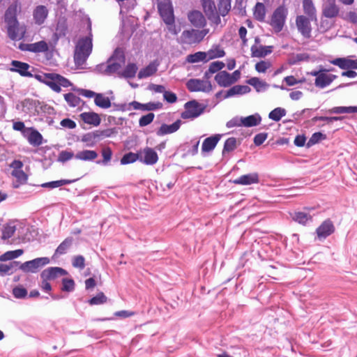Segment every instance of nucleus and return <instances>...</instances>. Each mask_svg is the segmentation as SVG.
Wrapping results in <instances>:
<instances>
[{
  "label": "nucleus",
  "instance_id": "25",
  "mask_svg": "<svg viewBox=\"0 0 357 357\" xmlns=\"http://www.w3.org/2000/svg\"><path fill=\"white\" fill-rule=\"evenodd\" d=\"M188 17L190 23L195 27L201 28L206 24L205 17L200 11H191L189 13Z\"/></svg>",
  "mask_w": 357,
  "mask_h": 357
},
{
  "label": "nucleus",
  "instance_id": "5",
  "mask_svg": "<svg viewBox=\"0 0 357 357\" xmlns=\"http://www.w3.org/2000/svg\"><path fill=\"white\" fill-rule=\"evenodd\" d=\"M287 15L288 10L283 6H278L273 13L269 24L275 33H279L282 30Z\"/></svg>",
  "mask_w": 357,
  "mask_h": 357
},
{
  "label": "nucleus",
  "instance_id": "62",
  "mask_svg": "<svg viewBox=\"0 0 357 357\" xmlns=\"http://www.w3.org/2000/svg\"><path fill=\"white\" fill-rule=\"evenodd\" d=\"M155 114L153 113H149L142 116L139 120V126L140 127H145L149 125L153 121Z\"/></svg>",
  "mask_w": 357,
  "mask_h": 357
},
{
  "label": "nucleus",
  "instance_id": "51",
  "mask_svg": "<svg viewBox=\"0 0 357 357\" xmlns=\"http://www.w3.org/2000/svg\"><path fill=\"white\" fill-rule=\"evenodd\" d=\"M137 160L139 161V151L137 153L129 152L123 155V156L121 158L120 162L121 165H128L131 164Z\"/></svg>",
  "mask_w": 357,
  "mask_h": 357
},
{
  "label": "nucleus",
  "instance_id": "31",
  "mask_svg": "<svg viewBox=\"0 0 357 357\" xmlns=\"http://www.w3.org/2000/svg\"><path fill=\"white\" fill-rule=\"evenodd\" d=\"M303 8L304 13L312 21H317V10L312 0H303Z\"/></svg>",
  "mask_w": 357,
  "mask_h": 357
},
{
  "label": "nucleus",
  "instance_id": "1",
  "mask_svg": "<svg viewBox=\"0 0 357 357\" xmlns=\"http://www.w3.org/2000/svg\"><path fill=\"white\" fill-rule=\"evenodd\" d=\"M12 68L10 70L18 73L23 77H33L36 79L41 83L48 86L52 91L59 93L61 91V87H68L72 83L66 77L57 73H38L33 75L29 71L30 66L20 61L13 60L11 61Z\"/></svg>",
  "mask_w": 357,
  "mask_h": 357
},
{
  "label": "nucleus",
  "instance_id": "6",
  "mask_svg": "<svg viewBox=\"0 0 357 357\" xmlns=\"http://www.w3.org/2000/svg\"><path fill=\"white\" fill-rule=\"evenodd\" d=\"M50 263L48 257H38L19 265V269L24 273H37L38 269Z\"/></svg>",
  "mask_w": 357,
  "mask_h": 357
},
{
  "label": "nucleus",
  "instance_id": "10",
  "mask_svg": "<svg viewBox=\"0 0 357 357\" xmlns=\"http://www.w3.org/2000/svg\"><path fill=\"white\" fill-rule=\"evenodd\" d=\"M310 21L312 20L310 18L304 15H298L296 19V24L298 31L305 38H310L311 37L312 27Z\"/></svg>",
  "mask_w": 357,
  "mask_h": 357
},
{
  "label": "nucleus",
  "instance_id": "27",
  "mask_svg": "<svg viewBox=\"0 0 357 357\" xmlns=\"http://www.w3.org/2000/svg\"><path fill=\"white\" fill-rule=\"evenodd\" d=\"M250 50L252 57L262 58L272 52L273 46H257V45H254L251 47Z\"/></svg>",
  "mask_w": 357,
  "mask_h": 357
},
{
  "label": "nucleus",
  "instance_id": "52",
  "mask_svg": "<svg viewBox=\"0 0 357 357\" xmlns=\"http://www.w3.org/2000/svg\"><path fill=\"white\" fill-rule=\"evenodd\" d=\"M73 238L68 237L66 238L56 248L54 255H61L66 253L67 250L71 246L73 243Z\"/></svg>",
  "mask_w": 357,
  "mask_h": 357
},
{
  "label": "nucleus",
  "instance_id": "18",
  "mask_svg": "<svg viewBox=\"0 0 357 357\" xmlns=\"http://www.w3.org/2000/svg\"><path fill=\"white\" fill-rule=\"evenodd\" d=\"M199 35L200 33L197 29L185 30L181 34V40L185 44L198 43L202 41Z\"/></svg>",
  "mask_w": 357,
  "mask_h": 357
},
{
  "label": "nucleus",
  "instance_id": "9",
  "mask_svg": "<svg viewBox=\"0 0 357 357\" xmlns=\"http://www.w3.org/2000/svg\"><path fill=\"white\" fill-rule=\"evenodd\" d=\"M204 11L208 19L213 24L218 25L221 22L215 2L212 0H202Z\"/></svg>",
  "mask_w": 357,
  "mask_h": 357
},
{
  "label": "nucleus",
  "instance_id": "8",
  "mask_svg": "<svg viewBox=\"0 0 357 357\" xmlns=\"http://www.w3.org/2000/svg\"><path fill=\"white\" fill-rule=\"evenodd\" d=\"M158 8L165 24L174 22L173 9L169 0H158Z\"/></svg>",
  "mask_w": 357,
  "mask_h": 357
},
{
  "label": "nucleus",
  "instance_id": "15",
  "mask_svg": "<svg viewBox=\"0 0 357 357\" xmlns=\"http://www.w3.org/2000/svg\"><path fill=\"white\" fill-rule=\"evenodd\" d=\"M68 274V272L60 267H49L42 271L40 277L42 279L54 280L63 277Z\"/></svg>",
  "mask_w": 357,
  "mask_h": 357
},
{
  "label": "nucleus",
  "instance_id": "41",
  "mask_svg": "<svg viewBox=\"0 0 357 357\" xmlns=\"http://www.w3.org/2000/svg\"><path fill=\"white\" fill-rule=\"evenodd\" d=\"M231 0H218V13L219 16H226L231 10Z\"/></svg>",
  "mask_w": 357,
  "mask_h": 357
},
{
  "label": "nucleus",
  "instance_id": "50",
  "mask_svg": "<svg viewBox=\"0 0 357 357\" xmlns=\"http://www.w3.org/2000/svg\"><path fill=\"white\" fill-rule=\"evenodd\" d=\"M16 231V226L13 222H9L3 226L1 238L3 240L12 237Z\"/></svg>",
  "mask_w": 357,
  "mask_h": 357
},
{
  "label": "nucleus",
  "instance_id": "28",
  "mask_svg": "<svg viewBox=\"0 0 357 357\" xmlns=\"http://www.w3.org/2000/svg\"><path fill=\"white\" fill-rule=\"evenodd\" d=\"M339 12L340 8L335 4L334 1L329 2L323 6L322 14L327 18L336 17L338 15Z\"/></svg>",
  "mask_w": 357,
  "mask_h": 357
},
{
  "label": "nucleus",
  "instance_id": "57",
  "mask_svg": "<svg viewBox=\"0 0 357 357\" xmlns=\"http://www.w3.org/2000/svg\"><path fill=\"white\" fill-rule=\"evenodd\" d=\"M310 56L306 53H300L291 56L289 59V63L290 65H296L299 62L308 61Z\"/></svg>",
  "mask_w": 357,
  "mask_h": 357
},
{
  "label": "nucleus",
  "instance_id": "19",
  "mask_svg": "<svg viewBox=\"0 0 357 357\" xmlns=\"http://www.w3.org/2000/svg\"><path fill=\"white\" fill-rule=\"evenodd\" d=\"M39 101L31 98H25L17 105V109L25 113H34L37 111Z\"/></svg>",
  "mask_w": 357,
  "mask_h": 357
},
{
  "label": "nucleus",
  "instance_id": "56",
  "mask_svg": "<svg viewBox=\"0 0 357 357\" xmlns=\"http://www.w3.org/2000/svg\"><path fill=\"white\" fill-rule=\"evenodd\" d=\"M236 138L229 137L225 142L222 149V155H224L226 153L233 151L236 148Z\"/></svg>",
  "mask_w": 357,
  "mask_h": 357
},
{
  "label": "nucleus",
  "instance_id": "34",
  "mask_svg": "<svg viewBox=\"0 0 357 357\" xmlns=\"http://www.w3.org/2000/svg\"><path fill=\"white\" fill-rule=\"evenodd\" d=\"M20 261H13L8 264H0V275H11L19 268Z\"/></svg>",
  "mask_w": 357,
  "mask_h": 357
},
{
  "label": "nucleus",
  "instance_id": "17",
  "mask_svg": "<svg viewBox=\"0 0 357 357\" xmlns=\"http://www.w3.org/2000/svg\"><path fill=\"white\" fill-rule=\"evenodd\" d=\"M20 48L22 50L34 53L45 52L49 50L47 43L44 40H40L34 43L20 44Z\"/></svg>",
  "mask_w": 357,
  "mask_h": 357
},
{
  "label": "nucleus",
  "instance_id": "3",
  "mask_svg": "<svg viewBox=\"0 0 357 357\" xmlns=\"http://www.w3.org/2000/svg\"><path fill=\"white\" fill-rule=\"evenodd\" d=\"M113 105L114 107H115L116 110L119 111L130 110L131 107H132L134 109H139L142 111H154L161 109L162 107V104L160 102H150L145 104H142L137 101H132L129 104L123 103L117 105L114 103Z\"/></svg>",
  "mask_w": 357,
  "mask_h": 357
},
{
  "label": "nucleus",
  "instance_id": "24",
  "mask_svg": "<svg viewBox=\"0 0 357 357\" xmlns=\"http://www.w3.org/2000/svg\"><path fill=\"white\" fill-rule=\"evenodd\" d=\"M48 15V10L45 6H38L33 12L34 22L38 25L43 24Z\"/></svg>",
  "mask_w": 357,
  "mask_h": 357
},
{
  "label": "nucleus",
  "instance_id": "47",
  "mask_svg": "<svg viewBox=\"0 0 357 357\" xmlns=\"http://www.w3.org/2000/svg\"><path fill=\"white\" fill-rule=\"evenodd\" d=\"M76 181H77V179H73V180L61 179V180L44 183L41 185V187L53 189V188L61 187L64 185L70 184Z\"/></svg>",
  "mask_w": 357,
  "mask_h": 357
},
{
  "label": "nucleus",
  "instance_id": "29",
  "mask_svg": "<svg viewBox=\"0 0 357 357\" xmlns=\"http://www.w3.org/2000/svg\"><path fill=\"white\" fill-rule=\"evenodd\" d=\"M17 7L18 3L17 1L15 2L14 3L11 4L6 10L5 13V22L7 24H11V23H16L18 22L17 19Z\"/></svg>",
  "mask_w": 357,
  "mask_h": 357
},
{
  "label": "nucleus",
  "instance_id": "40",
  "mask_svg": "<svg viewBox=\"0 0 357 357\" xmlns=\"http://www.w3.org/2000/svg\"><path fill=\"white\" fill-rule=\"evenodd\" d=\"M157 70H158L157 66L153 63H151L147 66L142 68L139 70L137 77L139 79H144V78L149 77L153 75L154 73H155Z\"/></svg>",
  "mask_w": 357,
  "mask_h": 357
},
{
  "label": "nucleus",
  "instance_id": "64",
  "mask_svg": "<svg viewBox=\"0 0 357 357\" xmlns=\"http://www.w3.org/2000/svg\"><path fill=\"white\" fill-rule=\"evenodd\" d=\"M325 135L322 134L320 132H314V134H312V135L308 140L307 143V146L310 147L311 146L318 143L321 139H325Z\"/></svg>",
  "mask_w": 357,
  "mask_h": 357
},
{
  "label": "nucleus",
  "instance_id": "20",
  "mask_svg": "<svg viewBox=\"0 0 357 357\" xmlns=\"http://www.w3.org/2000/svg\"><path fill=\"white\" fill-rule=\"evenodd\" d=\"M259 182V174L257 172L242 175L234 181L235 184L243 185L256 184Z\"/></svg>",
  "mask_w": 357,
  "mask_h": 357
},
{
  "label": "nucleus",
  "instance_id": "39",
  "mask_svg": "<svg viewBox=\"0 0 357 357\" xmlns=\"http://www.w3.org/2000/svg\"><path fill=\"white\" fill-rule=\"evenodd\" d=\"M243 126L253 127L261 123V117L259 114H255L246 117H242Z\"/></svg>",
  "mask_w": 357,
  "mask_h": 357
},
{
  "label": "nucleus",
  "instance_id": "60",
  "mask_svg": "<svg viewBox=\"0 0 357 357\" xmlns=\"http://www.w3.org/2000/svg\"><path fill=\"white\" fill-rule=\"evenodd\" d=\"M82 142L86 144L88 147H93L97 144L95 137L92 132H87L82 137Z\"/></svg>",
  "mask_w": 357,
  "mask_h": 357
},
{
  "label": "nucleus",
  "instance_id": "42",
  "mask_svg": "<svg viewBox=\"0 0 357 357\" xmlns=\"http://www.w3.org/2000/svg\"><path fill=\"white\" fill-rule=\"evenodd\" d=\"M94 102L96 106L102 109H107L112 106L109 98L105 96L102 93H98L96 96Z\"/></svg>",
  "mask_w": 357,
  "mask_h": 357
},
{
  "label": "nucleus",
  "instance_id": "58",
  "mask_svg": "<svg viewBox=\"0 0 357 357\" xmlns=\"http://www.w3.org/2000/svg\"><path fill=\"white\" fill-rule=\"evenodd\" d=\"M12 175L15 176L19 184L15 185V188H18L20 184H24L26 182L28 179L27 175L21 169H14L12 172Z\"/></svg>",
  "mask_w": 357,
  "mask_h": 357
},
{
  "label": "nucleus",
  "instance_id": "35",
  "mask_svg": "<svg viewBox=\"0 0 357 357\" xmlns=\"http://www.w3.org/2000/svg\"><path fill=\"white\" fill-rule=\"evenodd\" d=\"M266 14V8L263 3L257 2L253 8V15L256 20L264 22Z\"/></svg>",
  "mask_w": 357,
  "mask_h": 357
},
{
  "label": "nucleus",
  "instance_id": "22",
  "mask_svg": "<svg viewBox=\"0 0 357 357\" xmlns=\"http://www.w3.org/2000/svg\"><path fill=\"white\" fill-rule=\"evenodd\" d=\"M331 63L344 70L357 69V59L352 60L348 58H337L332 60Z\"/></svg>",
  "mask_w": 357,
  "mask_h": 357
},
{
  "label": "nucleus",
  "instance_id": "12",
  "mask_svg": "<svg viewBox=\"0 0 357 357\" xmlns=\"http://www.w3.org/2000/svg\"><path fill=\"white\" fill-rule=\"evenodd\" d=\"M335 231V226L330 219L324 220L316 229L317 238L320 241L326 239Z\"/></svg>",
  "mask_w": 357,
  "mask_h": 357
},
{
  "label": "nucleus",
  "instance_id": "49",
  "mask_svg": "<svg viewBox=\"0 0 357 357\" xmlns=\"http://www.w3.org/2000/svg\"><path fill=\"white\" fill-rule=\"evenodd\" d=\"M23 252V250L21 249L6 252L3 255H0V261L13 260L21 256Z\"/></svg>",
  "mask_w": 357,
  "mask_h": 357
},
{
  "label": "nucleus",
  "instance_id": "11",
  "mask_svg": "<svg viewBox=\"0 0 357 357\" xmlns=\"http://www.w3.org/2000/svg\"><path fill=\"white\" fill-rule=\"evenodd\" d=\"M139 162L146 165H153L158 160L157 153L150 147H146L139 151Z\"/></svg>",
  "mask_w": 357,
  "mask_h": 357
},
{
  "label": "nucleus",
  "instance_id": "38",
  "mask_svg": "<svg viewBox=\"0 0 357 357\" xmlns=\"http://www.w3.org/2000/svg\"><path fill=\"white\" fill-rule=\"evenodd\" d=\"M291 217L294 221L303 225L312 220V215L304 211L295 212L291 215Z\"/></svg>",
  "mask_w": 357,
  "mask_h": 357
},
{
  "label": "nucleus",
  "instance_id": "2",
  "mask_svg": "<svg viewBox=\"0 0 357 357\" xmlns=\"http://www.w3.org/2000/svg\"><path fill=\"white\" fill-rule=\"evenodd\" d=\"M87 29L89 33L86 36L80 38L75 46L74 60L75 64L78 66L83 65L92 52L93 48V34L91 31V23L89 20Z\"/></svg>",
  "mask_w": 357,
  "mask_h": 357
},
{
  "label": "nucleus",
  "instance_id": "54",
  "mask_svg": "<svg viewBox=\"0 0 357 357\" xmlns=\"http://www.w3.org/2000/svg\"><path fill=\"white\" fill-rule=\"evenodd\" d=\"M63 96L69 107H78L81 102L80 98L73 93H66Z\"/></svg>",
  "mask_w": 357,
  "mask_h": 357
},
{
  "label": "nucleus",
  "instance_id": "46",
  "mask_svg": "<svg viewBox=\"0 0 357 357\" xmlns=\"http://www.w3.org/2000/svg\"><path fill=\"white\" fill-rule=\"evenodd\" d=\"M108 60L113 63H119V65L123 66L126 63V57L123 50L121 48H116L112 56Z\"/></svg>",
  "mask_w": 357,
  "mask_h": 357
},
{
  "label": "nucleus",
  "instance_id": "44",
  "mask_svg": "<svg viewBox=\"0 0 357 357\" xmlns=\"http://www.w3.org/2000/svg\"><path fill=\"white\" fill-rule=\"evenodd\" d=\"M328 112L329 114H351L357 113V106H349V107H334L330 109Z\"/></svg>",
  "mask_w": 357,
  "mask_h": 357
},
{
  "label": "nucleus",
  "instance_id": "61",
  "mask_svg": "<svg viewBox=\"0 0 357 357\" xmlns=\"http://www.w3.org/2000/svg\"><path fill=\"white\" fill-rule=\"evenodd\" d=\"M107 298L102 292L98 293L96 296L91 298L89 303L90 305H100L106 303Z\"/></svg>",
  "mask_w": 357,
  "mask_h": 357
},
{
  "label": "nucleus",
  "instance_id": "53",
  "mask_svg": "<svg viewBox=\"0 0 357 357\" xmlns=\"http://www.w3.org/2000/svg\"><path fill=\"white\" fill-rule=\"evenodd\" d=\"M287 114L285 109L276 107L268 114V118L274 121H279Z\"/></svg>",
  "mask_w": 357,
  "mask_h": 357
},
{
  "label": "nucleus",
  "instance_id": "14",
  "mask_svg": "<svg viewBox=\"0 0 357 357\" xmlns=\"http://www.w3.org/2000/svg\"><path fill=\"white\" fill-rule=\"evenodd\" d=\"M122 67L123 66L119 65V63H113L112 61L108 60L106 63H100L98 65L96 66V70L99 73L106 75H111L114 73H117L119 76Z\"/></svg>",
  "mask_w": 357,
  "mask_h": 357
},
{
  "label": "nucleus",
  "instance_id": "45",
  "mask_svg": "<svg viewBox=\"0 0 357 357\" xmlns=\"http://www.w3.org/2000/svg\"><path fill=\"white\" fill-rule=\"evenodd\" d=\"M137 66L135 63H128L125 69L121 72L120 77L132 78L135 76L137 71Z\"/></svg>",
  "mask_w": 357,
  "mask_h": 357
},
{
  "label": "nucleus",
  "instance_id": "4",
  "mask_svg": "<svg viewBox=\"0 0 357 357\" xmlns=\"http://www.w3.org/2000/svg\"><path fill=\"white\" fill-rule=\"evenodd\" d=\"M185 110L181 116L183 119H194L204 113L206 105L199 103L197 100H190L185 103Z\"/></svg>",
  "mask_w": 357,
  "mask_h": 357
},
{
  "label": "nucleus",
  "instance_id": "21",
  "mask_svg": "<svg viewBox=\"0 0 357 357\" xmlns=\"http://www.w3.org/2000/svg\"><path fill=\"white\" fill-rule=\"evenodd\" d=\"M222 136L220 134H215L206 138L202 145V151L204 153L212 151L215 148Z\"/></svg>",
  "mask_w": 357,
  "mask_h": 357
},
{
  "label": "nucleus",
  "instance_id": "43",
  "mask_svg": "<svg viewBox=\"0 0 357 357\" xmlns=\"http://www.w3.org/2000/svg\"><path fill=\"white\" fill-rule=\"evenodd\" d=\"M208 61L216 58H221L225 55V52L220 46L215 45L206 52Z\"/></svg>",
  "mask_w": 357,
  "mask_h": 357
},
{
  "label": "nucleus",
  "instance_id": "30",
  "mask_svg": "<svg viewBox=\"0 0 357 357\" xmlns=\"http://www.w3.org/2000/svg\"><path fill=\"white\" fill-rule=\"evenodd\" d=\"M215 80L217 84L222 87H228L233 84L230 73L225 70L220 71L215 76Z\"/></svg>",
  "mask_w": 357,
  "mask_h": 357
},
{
  "label": "nucleus",
  "instance_id": "59",
  "mask_svg": "<svg viewBox=\"0 0 357 357\" xmlns=\"http://www.w3.org/2000/svg\"><path fill=\"white\" fill-rule=\"evenodd\" d=\"M61 290L63 291L71 292L75 289V282L71 278H62Z\"/></svg>",
  "mask_w": 357,
  "mask_h": 357
},
{
  "label": "nucleus",
  "instance_id": "7",
  "mask_svg": "<svg viewBox=\"0 0 357 357\" xmlns=\"http://www.w3.org/2000/svg\"><path fill=\"white\" fill-rule=\"evenodd\" d=\"M186 87L191 92L202 91L208 93L212 90V85L208 80L190 79L186 83Z\"/></svg>",
  "mask_w": 357,
  "mask_h": 357
},
{
  "label": "nucleus",
  "instance_id": "37",
  "mask_svg": "<svg viewBox=\"0 0 357 357\" xmlns=\"http://www.w3.org/2000/svg\"><path fill=\"white\" fill-rule=\"evenodd\" d=\"M247 83L253 86L257 92H264L267 90L269 85L258 77H251L247 80Z\"/></svg>",
  "mask_w": 357,
  "mask_h": 357
},
{
  "label": "nucleus",
  "instance_id": "23",
  "mask_svg": "<svg viewBox=\"0 0 357 357\" xmlns=\"http://www.w3.org/2000/svg\"><path fill=\"white\" fill-rule=\"evenodd\" d=\"M181 125V121L178 119L171 125L162 123L159 129L156 131L158 136H163L168 134H172L176 132Z\"/></svg>",
  "mask_w": 357,
  "mask_h": 357
},
{
  "label": "nucleus",
  "instance_id": "33",
  "mask_svg": "<svg viewBox=\"0 0 357 357\" xmlns=\"http://www.w3.org/2000/svg\"><path fill=\"white\" fill-rule=\"evenodd\" d=\"M81 119L86 123L98 126L100 123L99 115L95 112H83L80 114Z\"/></svg>",
  "mask_w": 357,
  "mask_h": 357
},
{
  "label": "nucleus",
  "instance_id": "32",
  "mask_svg": "<svg viewBox=\"0 0 357 357\" xmlns=\"http://www.w3.org/2000/svg\"><path fill=\"white\" fill-rule=\"evenodd\" d=\"M98 156V153L93 150H83L75 155V158L82 161H93Z\"/></svg>",
  "mask_w": 357,
  "mask_h": 357
},
{
  "label": "nucleus",
  "instance_id": "48",
  "mask_svg": "<svg viewBox=\"0 0 357 357\" xmlns=\"http://www.w3.org/2000/svg\"><path fill=\"white\" fill-rule=\"evenodd\" d=\"M188 63H194L199 61L207 62V56L205 52H197L195 54H189L186 59Z\"/></svg>",
  "mask_w": 357,
  "mask_h": 357
},
{
  "label": "nucleus",
  "instance_id": "16",
  "mask_svg": "<svg viewBox=\"0 0 357 357\" xmlns=\"http://www.w3.org/2000/svg\"><path fill=\"white\" fill-rule=\"evenodd\" d=\"M333 68L326 69L325 68V71L323 72L319 77L316 78L314 80V84L317 87L320 89H324L328 86H329L334 79H335L337 77L335 75L328 74V72L333 71Z\"/></svg>",
  "mask_w": 357,
  "mask_h": 357
},
{
  "label": "nucleus",
  "instance_id": "13",
  "mask_svg": "<svg viewBox=\"0 0 357 357\" xmlns=\"http://www.w3.org/2000/svg\"><path fill=\"white\" fill-rule=\"evenodd\" d=\"M26 29L20 26L19 22L7 24V33L9 38L12 40H20L24 36Z\"/></svg>",
  "mask_w": 357,
  "mask_h": 357
},
{
  "label": "nucleus",
  "instance_id": "55",
  "mask_svg": "<svg viewBox=\"0 0 357 357\" xmlns=\"http://www.w3.org/2000/svg\"><path fill=\"white\" fill-rule=\"evenodd\" d=\"M102 160L96 161L98 165H107L110 162L112 157V151L109 147H105L101 151Z\"/></svg>",
  "mask_w": 357,
  "mask_h": 357
},
{
  "label": "nucleus",
  "instance_id": "63",
  "mask_svg": "<svg viewBox=\"0 0 357 357\" xmlns=\"http://www.w3.org/2000/svg\"><path fill=\"white\" fill-rule=\"evenodd\" d=\"M225 64L222 61H216L211 63L208 67L209 73H215L222 71L221 70L225 68Z\"/></svg>",
  "mask_w": 357,
  "mask_h": 357
},
{
  "label": "nucleus",
  "instance_id": "36",
  "mask_svg": "<svg viewBox=\"0 0 357 357\" xmlns=\"http://www.w3.org/2000/svg\"><path fill=\"white\" fill-rule=\"evenodd\" d=\"M27 140L31 145L38 146L43 144V136L38 130L29 129Z\"/></svg>",
  "mask_w": 357,
  "mask_h": 357
},
{
  "label": "nucleus",
  "instance_id": "26",
  "mask_svg": "<svg viewBox=\"0 0 357 357\" xmlns=\"http://www.w3.org/2000/svg\"><path fill=\"white\" fill-rule=\"evenodd\" d=\"M250 90V88L246 85H235L224 93L223 98L226 99L234 96L246 94L249 93Z\"/></svg>",
  "mask_w": 357,
  "mask_h": 357
}]
</instances>
